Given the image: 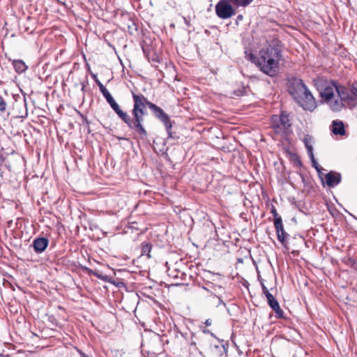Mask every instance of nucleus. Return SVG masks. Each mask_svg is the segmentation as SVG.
I'll return each instance as SVG.
<instances>
[{"label":"nucleus","instance_id":"nucleus-13","mask_svg":"<svg viewBox=\"0 0 357 357\" xmlns=\"http://www.w3.org/2000/svg\"><path fill=\"white\" fill-rule=\"evenodd\" d=\"M332 132L334 135H343L345 132L343 123L342 121H333L332 124Z\"/></svg>","mask_w":357,"mask_h":357},{"label":"nucleus","instance_id":"nucleus-12","mask_svg":"<svg viewBox=\"0 0 357 357\" xmlns=\"http://www.w3.org/2000/svg\"><path fill=\"white\" fill-rule=\"evenodd\" d=\"M326 181L328 186H334L340 181V176L338 174L328 173L326 176Z\"/></svg>","mask_w":357,"mask_h":357},{"label":"nucleus","instance_id":"nucleus-15","mask_svg":"<svg viewBox=\"0 0 357 357\" xmlns=\"http://www.w3.org/2000/svg\"><path fill=\"white\" fill-rule=\"evenodd\" d=\"M208 305L218 307L222 302L220 298L214 294H211L207 300Z\"/></svg>","mask_w":357,"mask_h":357},{"label":"nucleus","instance_id":"nucleus-17","mask_svg":"<svg viewBox=\"0 0 357 357\" xmlns=\"http://www.w3.org/2000/svg\"><path fill=\"white\" fill-rule=\"evenodd\" d=\"M151 251V245L149 243H143L142 245V255H146L149 258L151 257L150 253Z\"/></svg>","mask_w":357,"mask_h":357},{"label":"nucleus","instance_id":"nucleus-30","mask_svg":"<svg viewBox=\"0 0 357 357\" xmlns=\"http://www.w3.org/2000/svg\"><path fill=\"white\" fill-rule=\"evenodd\" d=\"M147 357H157V356H155V355L152 354V355H150V356H149Z\"/></svg>","mask_w":357,"mask_h":357},{"label":"nucleus","instance_id":"nucleus-3","mask_svg":"<svg viewBox=\"0 0 357 357\" xmlns=\"http://www.w3.org/2000/svg\"><path fill=\"white\" fill-rule=\"evenodd\" d=\"M294 99L305 110L312 111L316 108V101L305 84L299 80L294 84L291 91Z\"/></svg>","mask_w":357,"mask_h":357},{"label":"nucleus","instance_id":"nucleus-23","mask_svg":"<svg viewBox=\"0 0 357 357\" xmlns=\"http://www.w3.org/2000/svg\"><path fill=\"white\" fill-rule=\"evenodd\" d=\"M351 92L356 97H357V84L353 86Z\"/></svg>","mask_w":357,"mask_h":357},{"label":"nucleus","instance_id":"nucleus-11","mask_svg":"<svg viewBox=\"0 0 357 357\" xmlns=\"http://www.w3.org/2000/svg\"><path fill=\"white\" fill-rule=\"evenodd\" d=\"M48 245V240L45 238H38L33 241V248L36 252H43Z\"/></svg>","mask_w":357,"mask_h":357},{"label":"nucleus","instance_id":"nucleus-6","mask_svg":"<svg viewBox=\"0 0 357 357\" xmlns=\"http://www.w3.org/2000/svg\"><path fill=\"white\" fill-rule=\"evenodd\" d=\"M215 12L221 19H228L235 15V10L229 1H218Z\"/></svg>","mask_w":357,"mask_h":357},{"label":"nucleus","instance_id":"nucleus-18","mask_svg":"<svg viewBox=\"0 0 357 357\" xmlns=\"http://www.w3.org/2000/svg\"><path fill=\"white\" fill-rule=\"evenodd\" d=\"M99 88L100 91H101L102 94L105 98V99L107 98V97H109L111 95L108 90L104 86V85L101 82H99Z\"/></svg>","mask_w":357,"mask_h":357},{"label":"nucleus","instance_id":"nucleus-8","mask_svg":"<svg viewBox=\"0 0 357 357\" xmlns=\"http://www.w3.org/2000/svg\"><path fill=\"white\" fill-rule=\"evenodd\" d=\"M274 226L277 231L278 241L282 244H284L288 237V234L284 229L282 218H277L276 221H274Z\"/></svg>","mask_w":357,"mask_h":357},{"label":"nucleus","instance_id":"nucleus-2","mask_svg":"<svg viewBox=\"0 0 357 357\" xmlns=\"http://www.w3.org/2000/svg\"><path fill=\"white\" fill-rule=\"evenodd\" d=\"M280 59L279 50L273 45H268L259 51L255 62L262 72L273 76L278 71Z\"/></svg>","mask_w":357,"mask_h":357},{"label":"nucleus","instance_id":"nucleus-21","mask_svg":"<svg viewBox=\"0 0 357 357\" xmlns=\"http://www.w3.org/2000/svg\"><path fill=\"white\" fill-rule=\"evenodd\" d=\"M106 100L111 107L112 106L113 104L116 103L112 95H110L109 97H107Z\"/></svg>","mask_w":357,"mask_h":357},{"label":"nucleus","instance_id":"nucleus-22","mask_svg":"<svg viewBox=\"0 0 357 357\" xmlns=\"http://www.w3.org/2000/svg\"><path fill=\"white\" fill-rule=\"evenodd\" d=\"M271 213H273V216H274V221H276L277 218H281V217H280L276 211V209L273 207L272 210H271Z\"/></svg>","mask_w":357,"mask_h":357},{"label":"nucleus","instance_id":"nucleus-4","mask_svg":"<svg viewBox=\"0 0 357 357\" xmlns=\"http://www.w3.org/2000/svg\"><path fill=\"white\" fill-rule=\"evenodd\" d=\"M132 97L134 100V107L132 109L134 119L132 120L133 126L132 128L137 129L138 132L142 135H146V131L142 126V122L144 120L146 105H147V102H149L147 101L146 98L142 95L133 93Z\"/></svg>","mask_w":357,"mask_h":357},{"label":"nucleus","instance_id":"nucleus-31","mask_svg":"<svg viewBox=\"0 0 357 357\" xmlns=\"http://www.w3.org/2000/svg\"><path fill=\"white\" fill-rule=\"evenodd\" d=\"M99 82H100L99 80H96V83L98 84V86H99Z\"/></svg>","mask_w":357,"mask_h":357},{"label":"nucleus","instance_id":"nucleus-9","mask_svg":"<svg viewBox=\"0 0 357 357\" xmlns=\"http://www.w3.org/2000/svg\"><path fill=\"white\" fill-rule=\"evenodd\" d=\"M267 301L270 307L275 311L277 317L278 318H282L283 317V311L280 308L278 302L273 297L271 294H268L267 295Z\"/></svg>","mask_w":357,"mask_h":357},{"label":"nucleus","instance_id":"nucleus-7","mask_svg":"<svg viewBox=\"0 0 357 357\" xmlns=\"http://www.w3.org/2000/svg\"><path fill=\"white\" fill-rule=\"evenodd\" d=\"M149 107L153 110L155 116L160 119L165 124L167 131L169 132L172 128V124L169 121L168 116L163 112V110L152 102H147Z\"/></svg>","mask_w":357,"mask_h":357},{"label":"nucleus","instance_id":"nucleus-1","mask_svg":"<svg viewBox=\"0 0 357 357\" xmlns=\"http://www.w3.org/2000/svg\"><path fill=\"white\" fill-rule=\"evenodd\" d=\"M322 100L334 112L340 111L347 104L350 107L357 105L356 98L349 95V91L333 82H326L320 89Z\"/></svg>","mask_w":357,"mask_h":357},{"label":"nucleus","instance_id":"nucleus-29","mask_svg":"<svg viewBox=\"0 0 357 357\" xmlns=\"http://www.w3.org/2000/svg\"><path fill=\"white\" fill-rule=\"evenodd\" d=\"M0 357H10L9 356H5V355H3V354H0Z\"/></svg>","mask_w":357,"mask_h":357},{"label":"nucleus","instance_id":"nucleus-14","mask_svg":"<svg viewBox=\"0 0 357 357\" xmlns=\"http://www.w3.org/2000/svg\"><path fill=\"white\" fill-rule=\"evenodd\" d=\"M303 142L307 149V153H308L310 158L314 160L313 148H312V137L309 135H305V137L303 138Z\"/></svg>","mask_w":357,"mask_h":357},{"label":"nucleus","instance_id":"nucleus-16","mask_svg":"<svg viewBox=\"0 0 357 357\" xmlns=\"http://www.w3.org/2000/svg\"><path fill=\"white\" fill-rule=\"evenodd\" d=\"M13 66L16 71L18 73H22L26 69L25 63L21 60L15 61L13 62Z\"/></svg>","mask_w":357,"mask_h":357},{"label":"nucleus","instance_id":"nucleus-10","mask_svg":"<svg viewBox=\"0 0 357 357\" xmlns=\"http://www.w3.org/2000/svg\"><path fill=\"white\" fill-rule=\"evenodd\" d=\"M115 112L119 115V116L126 123L128 126L132 128V121L130 119V116L126 113L123 112L119 105L116 102L115 104H113L111 107Z\"/></svg>","mask_w":357,"mask_h":357},{"label":"nucleus","instance_id":"nucleus-5","mask_svg":"<svg viewBox=\"0 0 357 357\" xmlns=\"http://www.w3.org/2000/svg\"><path fill=\"white\" fill-rule=\"evenodd\" d=\"M271 126L277 134L281 135H287L291 127L288 116L284 113H282L280 116H273L271 118Z\"/></svg>","mask_w":357,"mask_h":357},{"label":"nucleus","instance_id":"nucleus-25","mask_svg":"<svg viewBox=\"0 0 357 357\" xmlns=\"http://www.w3.org/2000/svg\"><path fill=\"white\" fill-rule=\"evenodd\" d=\"M263 292L266 295V298H267L268 294H271L265 286H263Z\"/></svg>","mask_w":357,"mask_h":357},{"label":"nucleus","instance_id":"nucleus-26","mask_svg":"<svg viewBox=\"0 0 357 357\" xmlns=\"http://www.w3.org/2000/svg\"><path fill=\"white\" fill-rule=\"evenodd\" d=\"M312 161V163H313V165L314 167L316 168V169H318V163L315 161V160L314 159V160L312 159H311Z\"/></svg>","mask_w":357,"mask_h":357},{"label":"nucleus","instance_id":"nucleus-19","mask_svg":"<svg viewBox=\"0 0 357 357\" xmlns=\"http://www.w3.org/2000/svg\"><path fill=\"white\" fill-rule=\"evenodd\" d=\"M90 273L91 274L94 275L95 276H96L98 278L101 279L103 281H108V276L103 275L101 273H100L98 271H90Z\"/></svg>","mask_w":357,"mask_h":357},{"label":"nucleus","instance_id":"nucleus-24","mask_svg":"<svg viewBox=\"0 0 357 357\" xmlns=\"http://www.w3.org/2000/svg\"><path fill=\"white\" fill-rule=\"evenodd\" d=\"M240 3L238 5L242 6H247L250 1H238Z\"/></svg>","mask_w":357,"mask_h":357},{"label":"nucleus","instance_id":"nucleus-20","mask_svg":"<svg viewBox=\"0 0 357 357\" xmlns=\"http://www.w3.org/2000/svg\"><path fill=\"white\" fill-rule=\"evenodd\" d=\"M6 110V102L3 101L2 97L0 96V111L3 112Z\"/></svg>","mask_w":357,"mask_h":357},{"label":"nucleus","instance_id":"nucleus-27","mask_svg":"<svg viewBox=\"0 0 357 357\" xmlns=\"http://www.w3.org/2000/svg\"><path fill=\"white\" fill-rule=\"evenodd\" d=\"M211 323H212V321L211 319H207L205 322L206 325V326H211Z\"/></svg>","mask_w":357,"mask_h":357},{"label":"nucleus","instance_id":"nucleus-28","mask_svg":"<svg viewBox=\"0 0 357 357\" xmlns=\"http://www.w3.org/2000/svg\"><path fill=\"white\" fill-rule=\"evenodd\" d=\"M242 19H243V16L241 15H240L237 17V20H242Z\"/></svg>","mask_w":357,"mask_h":357}]
</instances>
